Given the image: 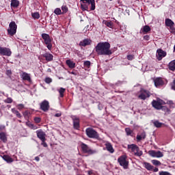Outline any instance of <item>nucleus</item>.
<instances>
[{
	"label": "nucleus",
	"instance_id": "obj_18",
	"mask_svg": "<svg viewBox=\"0 0 175 175\" xmlns=\"http://www.w3.org/2000/svg\"><path fill=\"white\" fill-rule=\"evenodd\" d=\"M72 120L75 129H79V128H80V120L76 117H74Z\"/></svg>",
	"mask_w": 175,
	"mask_h": 175
},
{
	"label": "nucleus",
	"instance_id": "obj_30",
	"mask_svg": "<svg viewBox=\"0 0 175 175\" xmlns=\"http://www.w3.org/2000/svg\"><path fill=\"white\" fill-rule=\"evenodd\" d=\"M19 4H20V3L17 0H12L11 1V7L12 8H18Z\"/></svg>",
	"mask_w": 175,
	"mask_h": 175
},
{
	"label": "nucleus",
	"instance_id": "obj_53",
	"mask_svg": "<svg viewBox=\"0 0 175 175\" xmlns=\"http://www.w3.org/2000/svg\"><path fill=\"white\" fill-rule=\"evenodd\" d=\"M172 90H174V91H175V79L173 81V85H172Z\"/></svg>",
	"mask_w": 175,
	"mask_h": 175
},
{
	"label": "nucleus",
	"instance_id": "obj_40",
	"mask_svg": "<svg viewBox=\"0 0 175 175\" xmlns=\"http://www.w3.org/2000/svg\"><path fill=\"white\" fill-rule=\"evenodd\" d=\"M53 79L50 77H46L45 79V83H46V84H50V83H52Z\"/></svg>",
	"mask_w": 175,
	"mask_h": 175
},
{
	"label": "nucleus",
	"instance_id": "obj_37",
	"mask_svg": "<svg viewBox=\"0 0 175 175\" xmlns=\"http://www.w3.org/2000/svg\"><path fill=\"white\" fill-rule=\"evenodd\" d=\"M125 132H126L127 136H131V135H132V133H133L132 130H131V129H129V128H126Z\"/></svg>",
	"mask_w": 175,
	"mask_h": 175
},
{
	"label": "nucleus",
	"instance_id": "obj_34",
	"mask_svg": "<svg viewBox=\"0 0 175 175\" xmlns=\"http://www.w3.org/2000/svg\"><path fill=\"white\" fill-rule=\"evenodd\" d=\"M152 165H154V166H161L162 165V163H161V161H158V160H152L151 161Z\"/></svg>",
	"mask_w": 175,
	"mask_h": 175
},
{
	"label": "nucleus",
	"instance_id": "obj_56",
	"mask_svg": "<svg viewBox=\"0 0 175 175\" xmlns=\"http://www.w3.org/2000/svg\"><path fill=\"white\" fill-rule=\"evenodd\" d=\"M88 174L89 175L94 174V171L92 170L88 171Z\"/></svg>",
	"mask_w": 175,
	"mask_h": 175
},
{
	"label": "nucleus",
	"instance_id": "obj_12",
	"mask_svg": "<svg viewBox=\"0 0 175 175\" xmlns=\"http://www.w3.org/2000/svg\"><path fill=\"white\" fill-rule=\"evenodd\" d=\"M156 57L159 61H161L162 58L166 57V52L161 49H157Z\"/></svg>",
	"mask_w": 175,
	"mask_h": 175
},
{
	"label": "nucleus",
	"instance_id": "obj_6",
	"mask_svg": "<svg viewBox=\"0 0 175 175\" xmlns=\"http://www.w3.org/2000/svg\"><path fill=\"white\" fill-rule=\"evenodd\" d=\"M81 148L84 152V154H88V155H93V154H96V150L91 149L87 144L82 143L81 144Z\"/></svg>",
	"mask_w": 175,
	"mask_h": 175
},
{
	"label": "nucleus",
	"instance_id": "obj_51",
	"mask_svg": "<svg viewBox=\"0 0 175 175\" xmlns=\"http://www.w3.org/2000/svg\"><path fill=\"white\" fill-rule=\"evenodd\" d=\"M161 109H162V110H165V111H167V113L169 112V108H167V107H166L165 106L164 107L161 106Z\"/></svg>",
	"mask_w": 175,
	"mask_h": 175
},
{
	"label": "nucleus",
	"instance_id": "obj_33",
	"mask_svg": "<svg viewBox=\"0 0 175 175\" xmlns=\"http://www.w3.org/2000/svg\"><path fill=\"white\" fill-rule=\"evenodd\" d=\"M153 124L156 128H161V126L163 125V123L159 122V121L158 120H155L153 122Z\"/></svg>",
	"mask_w": 175,
	"mask_h": 175
},
{
	"label": "nucleus",
	"instance_id": "obj_22",
	"mask_svg": "<svg viewBox=\"0 0 175 175\" xmlns=\"http://www.w3.org/2000/svg\"><path fill=\"white\" fill-rule=\"evenodd\" d=\"M105 146L109 152H110L111 154H113V152H114V148H113V146L111 145V144H110V142H106Z\"/></svg>",
	"mask_w": 175,
	"mask_h": 175
},
{
	"label": "nucleus",
	"instance_id": "obj_11",
	"mask_svg": "<svg viewBox=\"0 0 175 175\" xmlns=\"http://www.w3.org/2000/svg\"><path fill=\"white\" fill-rule=\"evenodd\" d=\"M40 109L42 111H49V109H50V104L49 103V101L46 100L42 101L40 104Z\"/></svg>",
	"mask_w": 175,
	"mask_h": 175
},
{
	"label": "nucleus",
	"instance_id": "obj_7",
	"mask_svg": "<svg viewBox=\"0 0 175 175\" xmlns=\"http://www.w3.org/2000/svg\"><path fill=\"white\" fill-rule=\"evenodd\" d=\"M16 32H17V25L16 24V22L12 21L9 25V28L8 29V35L13 36L16 35Z\"/></svg>",
	"mask_w": 175,
	"mask_h": 175
},
{
	"label": "nucleus",
	"instance_id": "obj_5",
	"mask_svg": "<svg viewBox=\"0 0 175 175\" xmlns=\"http://www.w3.org/2000/svg\"><path fill=\"white\" fill-rule=\"evenodd\" d=\"M42 38L44 40V44H46L48 50H51L53 49V44H51V38L47 33H42Z\"/></svg>",
	"mask_w": 175,
	"mask_h": 175
},
{
	"label": "nucleus",
	"instance_id": "obj_60",
	"mask_svg": "<svg viewBox=\"0 0 175 175\" xmlns=\"http://www.w3.org/2000/svg\"><path fill=\"white\" fill-rule=\"evenodd\" d=\"M71 74H72V75H75V72H72Z\"/></svg>",
	"mask_w": 175,
	"mask_h": 175
},
{
	"label": "nucleus",
	"instance_id": "obj_29",
	"mask_svg": "<svg viewBox=\"0 0 175 175\" xmlns=\"http://www.w3.org/2000/svg\"><path fill=\"white\" fill-rule=\"evenodd\" d=\"M169 69H170V70H172V71L175 70V59L172 60L171 62H170Z\"/></svg>",
	"mask_w": 175,
	"mask_h": 175
},
{
	"label": "nucleus",
	"instance_id": "obj_26",
	"mask_svg": "<svg viewBox=\"0 0 175 175\" xmlns=\"http://www.w3.org/2000/svg\"><path fill=\"white\" fill-rule=\"evenodd\" d=\"M3 159L4 161H5V162H7V163H12V162H13V159H12V157H10V156H8V155H4L3 157Z\"/></svg>",
	"mask_w": 175,
	"mask_h": 175
},
{
	"label": "nucleus",
	"instance_id": "obj_9",
	"mask_svg": "<svg viewBox=\"0 0 175 175\" xmlns=\"http://www.w3.org/2000/svg\"><path fill=\"white\" fill-rule=\"evenodd\" d=\"M150 92L144 90H142L140 91V94L138 96L139 99H142L143 100H145V99H147V98H150Z\"/></svg>",
	"mask_w": 175,
	"mask_h": 175
},
{
	"label": "nucleus",
	"instance_id": "obj_19",
	"mask_svg": "<svg viewBox=\"0 0 175 175\" xmlns=\"http://www.w3.org/2000/svg\"><path fill=\"white\" fill-rule=\"evenodd\" d=\"M42 57H44V58H45L46 61L48 62H51L53 61V58H54V56L49 53H46L42 55Z\"/></svg>",
	"mask_w": 175,
	"mask_h": 175
},
{
	"label": "nucleus",
	"instance_id": "obj_2",
	"mask_svg": "<svg viewBox=\"0 0 175 175\" xmlns=\"http://www.w3.org/2000/svg\"><path fill=\"white\" fill-rule=\"evenodd\" d=\"M81 7L83 10H88V6L91 5V10H95V0H81Z\"/></svg>",
	"mask_w": 175,
	"mask_h": 175
},
{
	"label": "nucleus",
	"instance_id": "obj_36",
	"mask_svg": "<svg viewBox=\"0 0 175 175\" xmlns=\"http://www.w3.org/2000/svg\"><path fill=\"white\" fill-rule=\"evenodd\" d=\"M64 93H65V89L63 88H61L59 90V94L61 98H64Z\"/></svg>",
	"mask_w": 175,
	"mask_h": 175
},
{
	"label": "nucleus",
	"instance_id": "obj_46",
	"mask_svg": "<svg viewBox=\"0 0 175 175\" xmlns=\"http://www.w3.org/2000/svg\"><path fill=\"white\" fill-rule=\"evenodd\" d=\"M16 107L18 110H22V109H24V105L23 104H18Z\"/></svg>",
	"mask_w": 175,
	"mask_h": 175
},
{
	"label": "nucleus",
	"instance_id": "obj_43",
	"mask_svg": "<svg viewBox=\"0 0 175 175\" xmlns=\"http://www.w3.org/2000/svg\"><path fill=\"white\" fill-rule=\"evenodd\" d=\"M135 59V56L134 55H127V59L129 60V61H132L133 59Z\"/></svg>",
	"mask_w": 175,
	"mask_h": 175
},
{
	"label": "nucleus",
	"instance_id": "obj_21",
	"mask_svg": "<svg viewBox=\"0 0 175 175\" xmlns=\"http://www.w3.org/2000/svg\"><path fill=\"white\" fill-rule=\"evenodd\" d=\"M103 23L105 24V25H106V27H108V28H111V29H113V28H114V23L110 21L104 20L103 21Z\"/></svg>",
	"mask_w": 175,
	"mask_h": 175
},
{
	"label": "nucleus",
	"instance_id": "obj_48",
	"mask_svg": "<svg viewBox=\"0 0 175 175\" xmlns=\"http://www.w3.org/2000/svg\"><path fill=\"white\" fill-rule=\"evenodd\" d=\"M157 102L159 103L160 106H162V105H165V101L161 99L157 100Z\"/></svg>",
	"mask_w": 175,
	"mask_h": 175
},
{
	"label": "nucleus",
	"instance_id": "obj_10",
	"mask_svg": "<svg viewBox=\"0 0 175 175\" xmlns=\"http://www.w3.org/2000/svg\"><path fill=\"white\" fill-rule=\"evenodd\" d=\"M148 154L153 158H162L163 157V153L161 151L150 150Z\"/></svg>",
	"mask_w": 175,
	"mask_h": 175
},
{
	"label": "nucleus",
	"instance_id": "obj_28",
	"mask_svg": "<svg viewBox=\"0 0 175 175\" xmlns=\"http://www.w3.org/2000/svg\"><path fill=\"white\" fill-rule=\"evenodd\" d=\"M146 139V132L142 133L141 135H137V142H140V140Z\"/></svg>",
	"mask_w": 175,
	"mask_h": 175
},
{
	"label": "nucleus",
	"instance_id": "obj_31",
	"mask_svg": "<svg viewBox=\"0 0 175 175\" xmlns=\"http://www.w3.org/2000/svg\"><path fill=\"white\" fill-rule=\"evenodd\" d=\"M165 25H167V27H172L173 25H174V23L172 22V21L171 19H165Z\"/></svg>",
	"mask_w": 175,
	"mask_h": 175
},
{
	"label": "nucleus",
	"instance_id": "obj_39",
	"mask_svg": "<svg viewBox=\"0 0 175 175\" xmlns=\"http://www.w3.org/2000/svg\"><path fill=\"white\" fill-rule=\"evenodd\" d=\"M62 10L63 12L62 14L66 13L68 12V7H66V5H63L62 7Z\"/></svg>",
	"mask_w": 175,
	"mask_h": 175
},
{
	"label": "nucleus",
	"instance_id": "obj_35",
	"mask_svg": "<svg viewBox=\"0 0 175 175\" xmlns=\"http://www.w3.org/2000/svg\"><path fill=\"white\" fill-rule=\"evenodd\" d=\"M33 18H36L37 20L40 18V14L38 12H34L31 14Z\"/></svg>",
	"mask_w": 175,
	"mask_h": 175
},
{
	"label": "nucleus",
	"instance_id": "obj_47",
	"mask_svg": "<svg viewBox=\"0 0 175 175\" xmlns=\"http://www.w3.org/2000/svg\"><path fill=\"white\" fill-rule=\"evenodd\" d=\"M34 121L36 124H39V122H40V121H41V119L39 117H36L34 118Z\"/></svg>",
	"mask_w": 175,
	"mask_h": 175
},
{
	"label": "nucleus",
	"instance_id": "obj_24",
	"mask_svg": "<svg viewBox=\"0 0 175 175\" xmlns=\"http://www.w3.org/2000/svg\"><path fill=\"white\" fill-rule=\"evenodd\" d=\"M144 166L146 170L152 171L154 169V166H152L150 163L144 162Z\"/></svg>",
	"mask_w": 175,
	"mask_h": 175
},
{
	"label": "nucleus",
	"instance_id": "obj_42",
	"mask_svg": "<svg viewBox=\"0 0 175 175\" xmlns=\"http://www.w3.org/2000/svg\"><path fill=\"white\" fill-rule=\"evenodd\" d=\"M28 126H29V128H31V129H38V127L35 125H33V124H28Z\"/></svg>",
	"mask_w": 175,
	"mask_h": 175
},
{
	"label": "nucleus",
	"instance_id": "obj_41",
	"mask_svg": "<svg viewBox=\"0 0 175 175\" xmlns=\"http://www.w3.org/2000/svg\"><path fill=\"white\" fill-rule=\"evenodd\" d=\"M90 66H91V62L86 61L84 62V66H86V68H90Z\"/></svg>",
	"mask_w": 175,
	"mask_h": 175
},
{
	"label": "nucleus",
	"instance_id": "obj_13",
	"mask_svg": "<svg viewBox=\"0 0 175 175\" xmlns=\"http://www.w3.org/2000/svg\"><path fill=\"white\" fill-rule=\"evenodd\" d=\"M0 54H1V55H7L8 57H10L12 55V51L10 49L0 46Z\"/></svg>",
	"mask_w": 175,
	"mask_h": 175
},
{
	"label": "nucleus",
	"instance_id": "obj_58",
	"mask_svg": "<svg viewBox=\"0 0 175 175\" xmlns=\"http://www.w3.org/2000/svg\"><path fill=\"white\" fill-rule=\"evenodd\" d=\"M62 114L61 113H57L55 115V117H61Z\"/></svg>",
	"mask_w": 175,
	"mask_h": 175
},
{
	"label": "nucleus",
	"instance_id": "obj_1",
	"mask_svg": "<svg viewBox=\"0 0 175 175\" xmlns=\"http://www.w3.org/2000/svg\"><path fill=\"white\" fill-rule=\"evenodd\" d=\"M96 52L98 55H111V50H110V43L107 42H99L96 46Z\"/></svg>",
	"mask_w": 175,
	"mask_h": 175
},
{
	"label": "nucleus",
	"instance_id": "obj_50",
	"mask_svg": "<svg viewBox=\"0 0 175 175\" xmlns=\"http://www.w3.org/2000/svg\"><path fill=\"white\" fill-rule=\"evenodd\" d=\"M6 75H7V76H12V70H6Z\"/></svg>",
	"mask_w": 175,
	"mask_h": 175
},
{
	"label": "nucleus",
	"instance_id": "obj_16",
	"mask_svg": "<svg viewBox=\"0 0 175 175\" xmlns=\"http://www.w3.org/2000/svg\"><path fill=\"white\" fill-rule=\"evenodd\" d=\"M92 42V41L90 39H84L79 42V46L85 47V46H90V44H91Z\"/></svg>",
	"mask_w": 175,
	"mask_h": 175
},
{
	"label": "nucleus",
	"instance_id": "obj_54",
	"mask_svg": "<svg viewBox=\"0 0 175 175\" xmlns=\"http://www.w3.org/2000/svg\"><path fill=\"white\" fill-rule=\"evenodd\" d=\"M153 172H154V173H157V172H159V169H158V167H153V169H152Z\"/></svg>",
	"mask_w": 175,
	"mask_h": 175
},
{
	"label": "nucleus",
	"instance_id": "obj_38",
	"mask_svg": "<svg viewBox=\"0 0 175 175\" xmlns=\"http://www.w3.org/2000/svg\"><path fill=\"white\" fill-rule=\"evenodd\" d=\"M54 13H55V14H57V15L62 14V12L61 11L60 8H56L54 10Z\"/></svg>",
	"mask_w": 175,
	"mask_h": 175
},
{
	"label": "nucleus",
	"instance_id": "obj_3",
	"mask_svg": "<svg viewBox=\"0 0 175 175\" xmlns=\"http://www.w3.org/2000/svg\"><path fill=\"white\" fill-rule=\"evenodd\" d=\"M129 150H131L132 152H134V155L136 157H142L143 155V152L139 149V146L136 144H132L128 145Z\"/></svg>",
	"mask_w": 175,
	"mask_h": 175
},
{
	"label": "nucleus",
	"instance_id": "obj_14",
	"mask_svg": "<svg viewBox=\"0 0 175 175\" xmlns=\"http://www.w3.org/2000/svg\"><path fill=\"white\" fill-rule=\"evenodd\" d=\"M36 134L40 140H46V133L43 131L38 130Z\"/></svg>",
	"mask_w": 175,
	"mask_h": 175
},
{
	"label": "nucleus",
	"instance_id": "obj_27",
	"mask_svg": "<svg viewBox=\"0 0 175 175\" xmlns=\"http://www.w3.org/2000/svg\"><path fill=\"white\" fill-rule=\"evenodd\" d=\"M0 139L6 143L8 142V137H6V134L5 133H0Z\"/></svg>",
	"mask_w": 175,
	"mask_h": 175
},
{
	"label": "nucleus",
	"instance_id": "obj_4",
	"mask_svg": "<svg viewBox=\"0 0 175 175\" xmlns=\"http://www.w3.org/2000/svg\"><path fill=\"white\" fill-rule=\"evenodd\" d=\"M88 137L90 139H99V134L92 128H88L85 130Z\"/></svg>",
	"mask_w": 175,
	"mask_h": 175
},
{
	"label": "nucleus",
	"instance_id": "obj_17",
	"mask_svg": "<svg viewBox=\"0 0 175 175\" xmlns=\"http://www.w3.org/2000/svg\"><path fill=\"white\" fill-rule=\"evenodd\" d=\"M150 31H151V27L148 25H145L141 29L140 33L146 35V33H148Z\"/></svg>",
	"mask_w": 175,
	"mask_h": 175
},
{
	"label": "nucleus",
	"instance_id": "obj_15",
	"mask_svg": "<svg viewBox=\"0 0 175 175\" xmlns=\"http://www.w3.org/2000/svg\"><path fill=\"white\" fill-rule=\"evenodd\" d=\"M154 83L155 87H161V85H163L165 83L163 82V80H162V78L161 77H157L154 79Z\"/></svg>",
	"mask_w": 175,
	"mask_h": 175
},
{
	"label": "nucleus",
	"instance_id": "obj_25",
	"mask_svg": "<svg viewBox=\"0 0 175 175\" xmlns=\"http://www.w3.org/2000/svg\"><path fill=\"white\" fill-rule=\"evenodd\" d=\"M66 63L68 65V66L71 68V69H73V68L76 67V63L73 62V61L70 59H67Z\"/></svg>",
	"mask_w": 175,
	"mask_h": 175
},
{
	"label": "nucleus",
	"instance_id": "obj_23",
	"mask_svg": "<svg viewBox=\"0 0 175 175\" xmlns=\"http://www.w3.org/2000/svg\"><path fill=\"white\" fill-rule=\"evenodd\" d=\"M152 105L153 107H154V109H157V110H160V109H162V106L157 100H153L152 102Z\"/></svg>",
	"mask_w": 175,
	"mask_h": 175
},
{
	"label": "nucleus",
	"instance_id": "obj_44",
	"mask_svg": "<svg viewBox=\"0 0 175 175\" xmlns=\"http://www.w3.org/2000/svg\"><path fill=\"white\" fill-rule=\"evenodd\" d=\"M5 103H12L13 102V99L12 98H8L4 100Z\"/></svg>",
	"mask_w": 175,
	"mask_h": 175
},
{
	"label": "nucleus",
	"instance_id": "obj_45",
	"mask_svg": "<svg viewBox=\"0 0 175 175\" xmlns=\"http://www.w3.org/2000/svg\"><path fill=\"white\" fill-rule=\"evenodd\" d=\"M170 32L172 33H174L175 35V28H174V25L170 26Z\"/></svg>",
	"mask_w": 175,
	"mask_h": 175
},
{
	"label": "nucleus",
	"instance_id": "obj_59",
	"mask_svg": "<svg viewBox=\"0 0 175 175\" xmlns=\"http://www.w3.org/2000/svg\"><path fill=\"white\" fill-rule=\"evenodd\" d=\"M35 160L37 161V162H39V161H40V159L38 157H36L35 158Z\"/></svg>",
	"mask_w": 175,
	"mask_h": 175
},
{
	"label": "nucleus",
	"instance_id": "obj_57",
	"mask_svg": "<svg viewBox=\"0 0 175 175\" xmlns=\"http://www.w3.org/2000/svg\"><path fill=\"white\" fill-rule=\"evenodd\" d=\"M98 109H99V110H102V109H103V107L102 106V104L98 105Z\"/></svg>",
	"mask_w": 175,
	"mask_h": 175
},
{
	"label": "nucleus",
	"instance_id": "obj_49",
	"mask_svg": "<svg viewBox=\"0 0 175 175\" xmlns=\"http://www.w3.org/2000/svg\"><path fill=\"white\" fill-rule=\"evenodd\" d=\"M42 143L41 145L43 146V147H47V143H46V140H41Z\"/></svg>",
	"mask_w": 175,
	"mask_h": 175
},
{
	"label": "nucleus",
	"instance_id": "obj_8",
	"mask_svg": "<svg viewBox=\"0 0 175 175\" xmlns=\"http://www.w3.org/2000/svg\"><path fill=\"white\" fill-rule=\"evenodd\" d=\"M120 166H122L124 169H128L129 162L126 161V155L124 154L118 159Z\"/></svg>",
	"mask_w": 175,
	"mask_h": 175
},
{
	"label": "nucleus",
	"instance_id": "obj_55",
	"mask_svg": "<svg viewBox=\"0 0 175 175\" xmlns=\"http://www.w3.org/2000/svg\"><path fill=\"white\" fill-rule=\"evenodd\" d=\"M5 130V125H1L0 126V131H3Z\"/></svg>",
	"mask_w": 175,
	"mask_h": 175
},
{
	"label": "nucleus",
	"instance_id": "obj_20",
	"mask_svg": "<svg viewBox=\"0 0 175 175\" xmlns=\"http://www.w3.org/2000/svg\"><path fill=\"white\" fill-rule=\"evenodd\" d=\"M21 79L23 80H26L27 81H31V75L25 72H23V73L21 74Z\"/></svg>",
	"mask_w": 175,
	"mask_h": 175
},
{
	"label": "nucleus",
	"instance_id": "obj_32",
	"mask_svg": "<svg viewBox=\"0 0 175 175\" xmlns=\"http://www.w3.org/2000/svg\"><path fill=\"white\" fill-rule=\"evenodd\" d=\"M11 111H12V113L14 114H16V117H18V118H21V113H20V112H18V111L16 110V109L12 108L11 109Z\"/></svg>",
	"mask_w": 175,
	"mask_h": 175
},
{
	"label": "nucleus",
	"instance_id": "obj_52",
	"mask_svg": "<svg viewBox=\"0 0 175 175\" xmlns=\"http://www.w3.org/2000/svg\"><path fill=\"white\" fill-rule=\"evenodd\" d=\"M144 40H150V36H148L147 35L144 36Z\"/></svg>",
	"mask_w": 175,
	"mask_h": 175
}]
</instances>
